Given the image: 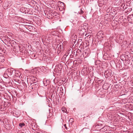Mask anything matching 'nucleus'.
Listing matches in <instances>:
<instances>
[{"mask_svg": "<svg viewBox=\"0 0 133 133\" xmlns=\"http://www.w3.org/2000/svg\"><path fill=\"white\" fill-rule=\"evenodd\" d=\"M64 126L65 127V128H66V129L67 128L66 126V124H64Z\"/></svg>", "mask_w": 133, "mask_h": 133, "instance_id": "obj_27", "label": "nucleus"}, {"mask_svg": "<svg viewBox=\"0 0 133 133\" xmlns=\"http://www.w3.org/2000/svg\"><path fill=\"white\" fill-rule=\"evenodd\" d=\"M57 12H54L52 13V16H57Z\"/></svg>", "mask_w": 133, "mask_h": 133, "instance_id": "obj_20", "label": "nucleus"}, {"mask_svg": "<svg viewBox=\"0 0 133 133\" xmlns=\"http://www.w3.org/2000/svg\"><path fill=\"white\" fill-rule=\"evenodd\" d=\"M78 62H80V63H81L82 62V61L81 59H79L78 60Z\"/></svg>", "mask_w": 133, "mask_h": 133, "instance_id": "obj_22", "label": "nucleus"}, {"mask_svg": "<svg viewBox=\"0 0 133 133\" xmlns=\"http://www.w3.org/2000/svg\"><path fill=\"white\" fill-rule=\"evenodd\" d=\"M2 0H0V3H1L2 2Z\"/></svg>", "mask_w": 133, "mask_h": 133, "instance_id": "obj_28", "label": "nucleus"}, {"mask_svg": "<svg viewBox=\"0 0 133 133\" xmlns=\"http://www.w3.org/2000/svg\"><path fill=\"white\" fill-rule=\"evenodd\" d=\"M123 43L124 44H125V43H126L127 44H127V41H124L123 42Z\"/></svg>", "mask_w": 133, "mask_h": 133, "instance_id": "obj_24", "label": "nucleus"}, {"mask_svg": "<svg viewBox=\"0 0 133 133\" xmlns=\"http://www.w3.org/2000/svg\"><path fill=\"white\" fill-rule=\"evenodd\" d=\"M58 48L57 53L59 54L61 51L62 49V45H58L57 47Z\"/></svg>", "mask_w": 133, "mask_h": 133, "instance_id": "obj_6", "label": "nucleus"}, {"mask_svg": "<svg viewBox=\"0 0 133 133\" xmlns=\"http://www.w3.org/2000/svg\"><path fill=\"white\" fill-rule=\"evenodd\" d=\"M79 41H82V39H80L79 40Z\"/></svg>", "mask_w": 133, "mask_h": 133, "instance_id": "obj_31", "label": "nucleus"}, {"mask_svg": "<svg viewBox=\"0 0 133 133\" xmlns=\"http://www.w3.org/2000/svg\"><path fill=\"white\" fill-rule=\"evenodd\" d=\"M69 54L68 53V52H66V53L65 54V55L64 56V57H66Z\"/></svg>", "mask_w": 133, "mask_h": 133, "instance_id": "obj_19", "label": "nucleus"}, {"mask_svg": "<svg viewBox=\"0 0 133 133\" xmlns=\"http://www.w3.org/2000/svg\"><path fill=\"white\" fill-rule=\"evenodd\" d=\"M78 13L79 14L81 15L84 13V12L82 10V9H80L79 11H78Z\"/></svg>", "mask_w": 133, "mask_h": 133, "instance_id": "obj_13", "label": "nucleus"}, {"mask_svg": "<svg viewBox=\"0 0 133 133\" xmlns=\"http://www.w3.org/2000/svg\"><path fill=\"white\" fill-rule=\"evenodd\" d=\"M1 121V119L0 118V121Z\"/></svg>", "mask_w": 133, "mask_h": 133, "instance_id": "obj_32", "label": "nucleus"}, {"mask_svg": "<svg viewBox=\"0 0 133 133\" xmlns=\"http://www.w3.org/2000/svg\"><path fill=\"white\" fill-rule=\"evenodd\" d=\"M20 46H19L18 45L16 46V47L15 48V50L16 51L18 52L19 51H21L20 50Z\"/></svg>", "mask_w": 133, "mask_h": 133, "instance_id": "obj_9", "label": "nucleus"}, {"mask_svg": "<svg viewBox=\"0 0 133 133\" xmlns=\"http://www.w3.org/2000/svg\"><path fill=\"white\" fill-rule=\"evenodd\" d=\"M8 74L9 75H11L13 73L15 72V71L13 68H8L7 69Z\"/></svg>", "mask_w": 133, "mask_h": 133, "instance_id": "obj_1", "label": "nucleus"}, {"mask_svg": "<svg viewBox=\"0 0 133 133\" xmlns=\"http://www.w3.org/2000/svg\"><path fill=\"white\" fill-rule=\"evenodd\" d=\"M83 69H82V71H83Z\"/></svg>", "mask_w": 133, "mask_h": 133, "instance_id": "obj_34", "label": "nucleus"}, {"mask_svg": "<svg viewBox=\"0 0 133 133\" xmlns=\"http://www.w3.org/2000/svg\"><path fill=\"white\" fill-rule=\"evenodd\" d=\"M67 52H68V53L69 55L70 56H71V53H72V50L71 49L69 48L68 49V50L66 51Z\"/></svg>", "mask_w": 133, "mask_h": 133, "instance_id": "obj_10", "label": "nucleus"}, {"mask_svg": "<svg viewBox=\"0 0 133 133\" xmlns=\"http://www.w3.org/2000/svg\"><path fill=\"white\" fill-rule=\"evenodd\" d=\"M1 57L2 59H3L2 60V62H3L4 61V59H3L4 58V57L3 56H1Z\"/></svg>", "mask_w": 133, "mask_h": 133, "instance_id": "obj_25", "label": "nucleus"}, {"mask_svg": "<svg viewBox=\"0 0 133 133\" xmlns=\"http://www.w3.org/2000/svg\"><path fill=\"white\" fill-rule=\"evenodd\" d=\"M105 0H99L98 1V3L100 4H104L105 1Z\"/></svg>", "mask_w": 133, "mask_h": 133, "instance_id": "obj_8", "label": "nucleus"}, {"mask_svg": "<svg viewBox=\"0 0 133 133\" xmlns=\"http://www.w3.org/2000/svg\"><path fill=\"white\" fill-rule=\"evenodd\" d=\"M111 70H107L104 73L105 75L109 77L111 75Z\"/></svg>", "mask_w": 133, "mask_h": 133, "instance_id": "obj_4", "label": "nucleus"}, {"mask_svg": "<svg viewBox=\"0 0 133 133\" xmlns=\"http://www.w3.org/2000/svg\"><path fill=\"white\" fill-rule=\"evenodd\" d=\"M69 122H70L71 123H72V122H73V119L72 118L70 119L69 120Z\"/></svg>", "mask_w": 133, "mask_h": 133, "instance_id": "obj_21", "label": "nucleus"}, {"mask_svg": "<svg viewBox=\"0 0 133 133\" xmlns=\"http://www.w3.org/2000/svg\"><path fill=\"white\" fill-rule=\"evenodd\" d=\"M21 133H26V131H24V132H22Z\"/></svg>", "mask_w": 133, "mask_h": 133, "instance_id": "obj_29", "label": "nucleus"}, {"mask_svg": "<svg viewBox=\"0 0 133 133\" xmlns=\"http://www.w3.org/2000/svg\"><path fill=\"white\" fill-rule=\"evenodd\" d=\"M90 36H91L89 34L88 35V36H87V37H88L89 38H90Z\"/></svg>", "mask_w": 133, "mask_h": 133, "instance_id": "obj_26", "label": "nucleus"}, {"mask_svg": "<svg viewBox=\"0 0 133 133\" xmlns=\"http://www.w3.org/2000/svg\"><path fill=\"white\" fill-rule=\"evenodd\" d=\"M32 81L34 83H35L37 81V79L36 78H32Z\"/></svg>", "mask_w": 133, "mask_h": 133, "instance_id": "obj_14", "label": "nucleus"}, {"mask_svg": "<svg viewBox=\"0 0 133 133\" xmlns=\"http://www.w3.org/2000/svg\"><path fill=\"white\" fill-rule=\"evenodd\" d=\"M123 38V35H120L118 36L117 37L116 40L118 41V43L121 42Z\"/></svg>", "mask_w": 133, "mask_h": 133, "instance_id": "obj_2", "label": "nucleus"}, {"mask_svg": "<svg viewBox=\"0 0 133 133\" xmlns=\"http://www.w3.org/2000/svg\"><path fill=\"white\" fill-rule=\"evenodd\" d=\"M32 88V89H33V87H32V88Z\"/></svg>", "mask_w": 133, "mask_h": 133, "instance_id": "obj_33", "label": "nucleus"}, {"mask_svg": "<svg viewBox=\"0 0 133 133\" xmlns=\"http://www.w3.org/2000/svg\"><path fill=\"white\" fill-rule=\"evenodd\" d=\"M119 88L118 85H115L114 88V89L116 90H117L118 89V88Z\"/></svg>", "mask_w": 133, "mask_h": 133, "instance_id": "obj_17", "label": "nucleus"}, {"mask_svg": "<svg viewBox=\"0 0 133 133\" xmlns=\"http://www.w3.org/2000/svg\"><path fill=\"white\" fill-rule=\"evenodd\" d=\"M25 125V124L24 123H20L19 124V126L20 127V128H19L20 129L21 128L24 126Z\"/></svg>", "mask_w": 133, "mask_h": 133, "instance_id": "obj_12", "label": "nucleus"}, {"mask_svg": "<svg viewBox=\"0 0 133 133\" xmlns=\"http://www.w3.org/2000/svg\"><path fill=\"white\" fill-rule=\"evenodd\" d=\"M59 4H60V6H61V7H62V8H63V9L64 8L65 6H64V3H63L60 2H59Z\"/></svg>", "mask_w": 133, "mask_h": 133, "instance_id": "obj_11", "label": "nucleus"}, {"mask_svg": "<svg viewBox=\"0 0 133 133\" xmlns=\"http://www.w3.org/2000/svg\"><path fill=\"white\" fill-rule=\"evenodd\" d=\"M62 110L64 112H66L67 111L66 109L65 108L63 107L62 108Z\"/></svg>", "mask_w": 133, "mask_h": 133, "instance_id": "obj_18", "label": "nucleus"}, {"mask_svg": "<svg viewBox=\"0 0 133 133\" xmlns=\"http://www.w3.org/2000/svg\"><path fill=\"white\" fill-rule=\"evenodd\" d=\"M18 110H16V111H15V112H16L15 113V114L17 115V116L16 117H18L20 115V112H19H19H17H17H18Z\"/></svg>", "mask_w": 133, "mask_h": 133, "instance_id": "obj_16", "label": "nucleus"}, {"mask_svg": "<svg viewBox=\"0 0 133 133\" xmlns=\"http://www.w3.org/2000/svg\"><path fill=\"white\" fill-rule=\"evenodd\" d=\"M128 19L130 22L133 23V15L132 14L128 16Z\"/></svg>", "mask_w": 133, "mask_h": 133, "instance_id": "obj_3", "label": "nucleus"}, {"mask_svg": "<svg viewBox=\"0 0 133 133\" xmlns=\"http://www.w3.org/2000/svg\"><path fill=\"white\" fill-rule=\"evenodd\" d=\"M4 126L5 128H6L7 130H9L10 129V125L9 124V123H6L5 124L4 123Z\"/></svg>", "mask_w": 133, "mask_h": 133, "instance_id": "obj_5", "label": "nucleus"}, {"mask_svg": "<svg viewBox=\"0 0 133 133\" xmlns=\"http://www.w3.org/2000/svg\"><path fill=\"white\" fill-rule=\"evenodd\" d=\"M89 34H87L85 35V36H86L87 37V36H88V35Z\"/></svg>", "mask_w": 133, "mask_h": 133, "instance_id": "obj_30", "label": "nucleus"}, {"mask_svg": "<svg viewBox=\"0 0 133 133\" xmlns=\"http://www.w3.org/2000/svg\"><path fill=\"white\" fill-rule=\"evenodd\" d=\"M102 124H99L97 123L95 125V128H103L102 127Z\"/></svg>", "mask_w": 133, "mask_h": 133, "instance_id": "obj_7", "label": "nucleus"}, {"mask_svg": "<svg viewBox=\"0 0 133 133\" xmlns=\"http://www.w3.org/2000/svg\"><path fill=\"white\" fill-rule=\"evenodd\" d=\"M2 16V14L0 12V18H1Z\"/></svg>", "mask_w": 133, "mask_h": 133, "instance_id": "obj_23", "label": "nucleus"}, {"mask_svg": "<svg viewBox=\"0 0 133 133\" xmlns=\"http://www.w3.org/2000/svg\"><path fill=\"white\" fill-rule=\"evenodd\" d=\"M110 14H106L104 16V18L106 19V20H107V18H108V17L109 16Z\"/></svg>", "mask_w": 133, "mask_h": 133, "instance_id": "obj_15", "label": "nucleus"}]
</instances>
